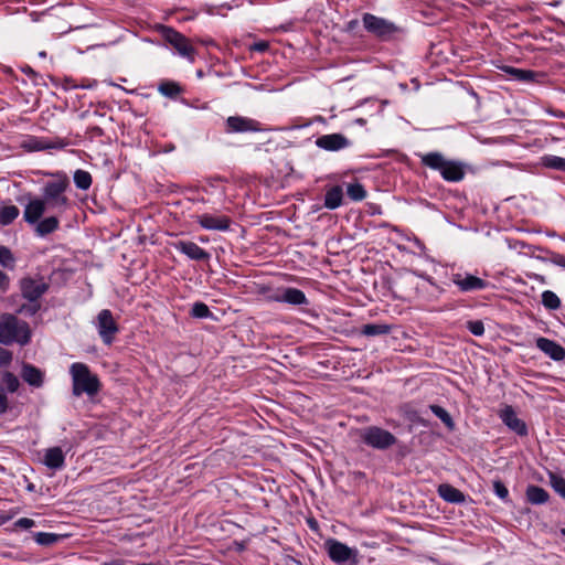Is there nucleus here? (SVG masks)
Here are the masks:
<instances>
[{
  "label": "nucleus",
  "mask_w": 565,
  "mask_h": 565,
  "mask_svg": "<svg viewBox=\"0 0 565 565\" xmlns=\"http://www.w3.org/2000/svg\"><path fill=\"white\" fill-rule=\"evenodd\" d=\"M46 210L45 202L39 199L30 201L23 212L24 221L29 224H36Z\"/></svg>",
  "instance_id": "6ab92c4d"
},
{
  "label": "nucleus",
  "mask_w": 565,
  "mask_h": 565,
  "mask_svg": "<svg viewBox=\"0 0 565 565\" xmlns=\"http://www.w3.org/2000/svg\"><path fill=\"white\" fill-rule=\"evenodd\" d=\"M547 260L556 266L565 268V255L551 252Z\"/></svg>",
  "instance_id": "37998d69"
},
{
  "label": "nucleus",
  "mask_w": 565,
  "mask_h": 565,
  "mask_svg": "<svg viewBox=\"0 0 565 565\" xmlns=\"http://www.w3.org/2000/svg\"><path fill=\"white\" fill-rule=\"evenodd\" d=\"M530 278L535 280V281H537L541 285H545L547 282L546 278L543 275H540V274H532L530 276Z\"/></svg>",
  "instance_id": "8fccbe9b"
},
{
  "label": "nucleus",
  "mask_w": 565,
  "mask_h": 565,
  "mask_svg": "<svg viewBox=\"0 0 565 565\" xmlns=\"http://www.w3.org/2000/svg\"><path fill=\"white\" fill-rule=\"evenodd\" d=\"M536 347L554 361H562L565 358V349L556 341L540 337L536 339Z\"/></svg>",
  "instance_id": "f3484780"
},
{
  "label": "nucleus",
  "mask_w": 565,
  "mask_h": 565,
  "mask_svg": "<svg viewBox=\"0 0 565 565\" xmlns=\"http://www.w3.org/2000/svg\"><path fill=\"white\" fill-rule=\"evenodd\" d=\"M310 124H305V125H300V126H291V127H286L284 128L285 130H292V129H299V128H305V127H308Z\"/></svg>",
  "instance_id": "5fc2aeb1"
},
{
  "label": "nucleus",
  "mask_w": 565,
  "mask_h": 565,
  "mask_svg": "<svg viewBox=\"0 0 565 565\" xmlns=\"http://www.w3.org/2000/svg\"><path fill=\"white\" fill-rule=\"evenodd\" d=\"M70 371L73 380V394L75 396H81L83 393L95 395L99 391V381L96 375L90 373L86 364L73 363Z\"/></svg>",
  "instance_id": "7ed1b4c3"
},
{
  "label": "nucleus",
  "mask_w": 565,
  "mask_h": 565,
  "mask_svg": "<svg viewBox=\"0 0 565 565\" xmlns=\"http://www.w3.org/2000/svg\"><path fill=\"white\" fill-rule=\"evenodd\" d=\"M74 183L81 190H87L92 184V175L84 170H76L74 173Z\"/></svg>",
  "instance_id": "473e14b6"
},
{
  "label": "nucleus",
  "mask_w": 565,
  "mask_h": 565,
  "mask_svg": "<svg viewBox=\"0 0 565 565\" xmlns=\"http://www.w3.org/2000/svg\"><path fill=\"white\" fill-rule=\"evenodd\" d=\"M362 23L370 34L382 41H390L395 34L401 32V28L394 22L372 13H364L362 15Z\"/></svg>",
  "instance_id": "20e7f679"
},
{
  "label": "nucleus",
  "mask_w": 565,
  "mask_h": 565,
  "mask_svg": "<svg viewBox=\"0 0 565 565\" xmlns=\"http://www.w3.org/2000/svg\"><path fill=\"white\" fill-rule=\"evenodd\" d=\"M41 309V305L38 301H29L28 303L22 305L17 312L25 316H34Z\"/></svg>",
  "instance_id": "f704fd0d"
},
{
  "label": "nucleus",
  "mask_w": 565,
  "mask_h": 565,
  "mask_svg": "<svg viewBox=\"0 0 565 565\" xmlns=\"http://www.w3.org/2000/svg\"><path fill=\"white\" fill-rule=\"evenodd\" d=\"M49 284L43 278L25 277L20 280L21 295L28 301H38L49 290Z\"/></svg>",
  "instance_id": "1a4fd4ad"
},
{
  "label": "nucleus",
  "mask_w": 565,
  "mask_h": 565,
  "mask_svg": "<svg viewBox=\"0 0 565 565\" xmlns=\"http://www.w3.org/2000/svg\"><path fill=\"white\" fill-rule=\"evenodd\" d=\"M438 494L450 503H462L466 500L465 494L460 490L448 483H443L438 487Z\"/></svg>",
  "instance_id": "4be33fe9"
},
{
  "label": "nucleus",
  "mask_w": 565,
  "mask_h": 565,
  "mask_svg": "<svg viewBox=\"0 0 565 565\" xmlns=\"http://www.w3.org/2000/svg\"><path fill=\"white\" fill-rule=\"evenodd\" d=\"M196 220L203 228L211 231H226L231 224V220L227 216H216L211 214L199 215Z\"/></svg>",
  "instance_id": "a211bd4d"
},
{
  "label": "nucleus",
  "mask_w": 565,
  "mask_h": 565,
  "mask_svg": "<svg viewBox=\"0 0 565 565\" xmlns=\"http://www.w3.org/2000/svg\"><path fill=\"white\" fill-rule=\"evenodd\" d=\"M392 330V327L390 324L384 323H369L364 324L361 329V333L366 337H375V335H382L387 334Z\"/></svg>",
  "instance_id": "bb28decb"
},
{
  "label": "nucleus",
  "mask_w": 565,
  "mask_h": 565,
  "mask_svg": "<svg viewBox=\"0 0 565 565\" xmlns=\"http://www.w3.org/2000/svg\"><path fill=\"white\" fill-rule=\"evenodd\" d=\"M268 49V44L266 42H259L255 44V50L259 52H264Z\"/></svg>",
  "instance_id": "3c124183"
},
{
  "label": "nucleus",
  "mask_w": 565,
  "mask_h": 565,
  "mask_svg": "<svg viewBox=\"0 0 565 565\" xmlns=\"http://www.w3.org/2000/svg\"><path fill=\"white\" fill-rule=\"evenodd\" d=\"M3 381L7 384V388L9 392L14 393L19 388L20 383L14 374L7 372L4 374Z\"/></svg>",
  "instance_id": "58836bf2"
},
{
  "label": "nucleus",
  "mask_w": 565,
  "mask_h": 565,
  "mask_svg": "<svg viewBox=\"0 0 565 565\" xmlns=\"http://www.w3.org/2000/svg\"><path fill=\"white\" fill-rule=\"evenodd\" d=\"M551 484L553 489L565 499V479L556 476L554 473L551 475Z\"/></svg>",
  "instance_id": "4c0bfd02"
},
{
  "label": "nucleus",
  "mask_w": 565,
  "mask_h": 565,
  "mask_svg": "<svg viewBox=\"0 0 565 565\" xmlns=\"http://www.w3.org/2000/svg\"><path fill=\"white\" fill-rule=\"evenodd\" d=\"M317 145L324 148L326 150H329V151H338L347 143H317Z\"/></svg>",
  "instance_id": "09e8293b"
},
{
  "label": "nucleus",
  "mask_w": 565,
  "mask_h": 565,
  "mask_svg": "<svg viewBox=\"0 0 565 565\" xmlns=\"http://www.w3.org/2000/svg\"><path fill=\"white\" fill-rule=\"evenodd\" d=\"M422 163L430 169L438 170L441 177L449 182H458L463 179V166L457 161H449L439 152H429L422 156Z\"/></svg>",
  "instance_id": "f03ea898"
},
{
  "label": "nucleus",
  "mask_w": 565,
  "mask_h": 565,
  "mask_svg": "<svg viewBox=\"0 0 565 565\" xmlns=\"http://www.w3.org/2000/svg\"><path fill=\"white\" fill-rule=\"evenodd\" d=\"M274 300L294 306L308 305V299L303 291L297 288L288 287L280 290Z\"/></svg>",
  "instance_id": "dca6fc26"
},
{
  "label": "nucleus",
  "mask_w": 565,
  "mask_h": 565,
  "mask_svg": "<svg viewBox=\"0 0 565 565\" xmlns=\"http://www.w3.org/2000/svg\"><path fill=\"white\" fill-rule=\"evenodd\" d=\"M102 134H103V130L99 127H94L93 130H92L90 138L100 137Z\"/></svg>",
  "instance_id": "603ef678"
},
{
  "label": "nucleus",
  "mask_w": 565,
  "mask_h": 565,
  "mask_svg": "<svg viewBox=\"0 0 565 565\" xmlns=\"http://www.w3.org/2000/svg\"><path fill=\"white\" fill-rule=\"evenodd\" d=\"M493 490L494 493L502 500H507L509 495V490L504 486V483L500 480L493 481Z\"/></svg>",
  "instance_id": "79ce46f5"
},
{
  "label": "nucleus",
  "mask_w": 565,
  "mask_h": 565,
  "mask_svg": "<svg viewBox=\"0 0 565 565\" xmlns=\"http://www.w3.org/2000/svg\"><path fill=\"white\" fill-rule=\"evenodd\" d=\"M43 463L53 470L63 468L65 456L60 447H52L45 450Z\"/></svg>",
  "instance_id": "aec40b11"
},
{
  "label": "nucleus",
  "mask_w": 565,
  "mask_h": 565,
  "mask_svg": "<svg viewBox=\"0 0 565 565\" xmlns=\"http://www.w3.org/2000/svg\"><path fill=\"white\" fill-rule=\"evenodd\" d=\"M502 70L513 79L523 83H543L546 78V74L543 72L516 68L513 66H504Z\"/></svg>",
  "instance_id": "ddd939ff"
},
{
  "label": "nucleus",
  "mask_w": 565,
  "mask_h": 565,
  "mask_svg": "<svg viewBox=\"0 0 565 565\" xmlns=\"http://www.w3.org/2000/svg\"><path fill=\"white\" fill-rule=\"evenodd\" d=\"M548 493L541 487L529 486L526 489V499L532 504H543L548 500Z\"/></svg>",
  "instance_id": "a878e982"
},
{
  "label": "nucleus",
  "mask_w": 565,
  "mask_h": 565,
  "mask_svg": "<svg viewBox=\"0 0 565 565\" xmlns=\"http://www.w3.org/2000/svg\"><path fill=\"white\" fill-rule=\"evenodd\" d=\"M561 533L565 536V529H562Z\"/></svg>",
  "instance_id": "e2e57ef3"
},
{
  "label": "nucleus",
  "mask_w": 565,
  "mask_h": 565,
  "mask_svg": "<svg viewBox=\"0 0 565 565\" xmlns=\"http://www.w3.org/2000/svg\"><path fill=\"white\" fill-rule=\"evenodd\" d=\"M31 332L29 324L24 321H19L13 315H3L0 318V343L9 345L18 342L22 345L29 343Z\"/></svg>",
  "instance_id": "f257e3e1"
},
{
  "label": "nucleus",
  "mask_w": 565,
  "mask_h": 565,
  "mask_svg": "<svg viewBox=\"0 0 565 565\" xmlns=\"http://www.w3.org/2000/svg\"><path fill=\"white\" fill-rule=\"evenodd\" d=\"M34 524H35V522L29 518H21L15 522V526L25 529V530L31 529L32 526H34Z\"/></svg>",
  "instance_id": "49530a36"
},
{
  "label": "nucleus",
  "mask_w": 565,
  "mask_h": 565,
  "mask_svg": "<svg viewBox=\"0 0 565 565\" xmlns=\"http://www.w3.org/2000/svg\"><path fill=\"white\" fill-rule=\"evenodd\" d=\"M348 196L353 201H362L366 198V191L361 183H350L347 188Z\"/></svg>",
  "instance_id": "2f4dec72"
},
{
  "label": "nucleus",
  "mask_w": 565,
  "mask_h": 565,
  "mask_svg": "<svg viewBox=\"0 0 565 565\" xmlns=\"http://www.w3.org/2000/svg\"><path fill=\"white\" fill-rule=\"evenodd\" d=\"M467 329L477 337H480L484 333V326L481 320H473L467 322Z\"/></svg>",
  "instance_id": "ea45409f"
},
{
  "label": "nucleus",
  "mask_w": 565,
  "mask_h": 565,
  "mask_svg": "<svg viewBox=\"0 0 565 565\" xmlns=\"http://www.w3.org/2000/svg\"><path fill=\"white\" fill-rule=\"evenodd\" d=\"M191 316L194 318H207L211 316L209 307L203 302H195L191 309Z\"/></svg>",
  "instance_id": "c9c22d12"
},
{
  "label": "nucleus",
  "mask_w": 565,
  "mask_h": 565,
  "mask_svg": "<svg viewBox=\"0 0 565 565\" xmlns=\"http://www.w3.org/2000/svg\"><path fill=\"white\" fill-rule=\"evenodd\" d=\"M355 122H356V124H359V125H364V124L366 122V120H365V119H363V118H358V119L355 120Z\"/></svg>",
  "instance_id": "4d7b16f0"
},
{
  "label": "nucleus",
  "mask_w": 565,
  "mask_h": 565,
  "mask_svg": "<svg viewBox=\"0 0 565 565\" xmlns=\"http://www.w3.org/2000/svg\"><path fill=\"white\" fill-rule=\"evenodd\" d=\"M21 377L31 386L41 387L43 385V373L34 365L24 364L22 367Z\"/></svg>",
  "instance_id": "412c9836"
},
{
  "label": "nucleus",
  "mask_w": 565,
  "mask_h": 565,
  "mask_svg": "<svg viewBox=\"0 0 565 565\" xmlns=\"http://www.w3.org/2000/svg\"><path fill=\"white\" fill-rule=\"evenodd\" d=\"M11 361L9 351L0 348V366L8 364Z\"/></svg>",
  "instance_id": "de8ad7c7"
},
{
  "label": "nucleus",
  "mask_w": 565,
  "mask_h": 565,
  "mask_svg": "<svg viewBox=\"0 0 565 565\" xmlns=\"http://www.w3.org/2000/svg\"><path fill=\"white\" fill-rule=\"evenodd\" d=\"M158 92L168 98L174 99L183 93V88L174 81L163 79L158 85Z\"/></svg>",
  "instance_id": "5701e85b"
},
{
  "label": "nucleus",
  "mask_w": 565,
  "mask_h": 565,
  "mask_svg": "<svg viewBox=\"0 0 565 565\" xmlns=\"http://www.w3.org/2000/svg\"><path fill=\"white\" fill-rule=\"evenodd\" d=\"M66 182L52 181L47 182L43 189V200L50 209H61L67 204V198L64 195Z\"/></svg>",
  "instance_id": "6e6552de"
},
{
  "label": "nucleus",
  "mask_w": 565,
  "mask_h": 565,
  "mask_svg": "<svg viewBox=\"0 0 565 565\" xmlns=\"http://www.w3.org/2000/svg\"><path fill=\"white\" fill-rule=\"evenodd\" d=\"M361 440L375 449L385 450L396 443V437L377 426H369L360 431Z\"/></svg>",
  "instance_id": "423d86ee"
},
{
  "label": "nucleus",
  "mask_w": 565,
  "mask_h": 565,
  "mask_svg": "<svg viewBox=\"0 0 565 565\" xmlns=\"http://www.w3.org/2000/svg\"><path fill=\"white\" fill-rule=\"evenodd\" d=\"M56 145L64 146L65 143H22V148L26 152H36L54 148Z\"/></svg>",
  "instance_id": "e433bc0d"
},
{
  "label": "nucleus",
  "mask_w": 565,
  "mask_h": 565,
  "mask_svg": "<svg viewBox=\"0 0 565 565\" xmlns=\"http://www.w3.org/2000/svg\"><path fill=\"white\" fill-rule=\"evenodd\" d=\"M29 491H33L34 490V484L33 483H30L26 488Z\"/></svg>",
  "instance_id": "bf43d9fd"
},
{
  "label": "nucleus",
  "mask_w": 565,
  "mask_h": 565,
  "mask_svg": "<svg viewBox=\"0 0 565 565\" xmlns=\"http://www.w3.org/2000/svg\"><path fill=\"white\" fill-rule=\"evenodd\" d=\"M58 224H60V222H58L57 217H55V216L46 217L36 223L35 233L42 237L46 236V235L53 233L54 231H56L58 228Z\"/></svg>",
  "instance_id": "393cba45"
},
{
  "label": "nucleus",
  "mask_w": 565,
  "mask_h": 565,
  "mask_svg": "<svg viewBox=\"0 0 565 565\" xmlns=\"http://www.w3.org/2000/svg\"><path fill=\"white\" fill-rule=\"evenodd\" d=\"M173 247L180 253L184 254L192 260H207L210 258V254L201 248L198 244L191 241H178L174 242Z\"/></svg>",
  "instance_id": "2eb2a0df"
},
{
  "label": "nucleus",
  "mask_w": 565,
  "mask_h": 565,
  "mask_svg": "<svg viewBox=\"0 0 565 565\" xmlns=\"http://www.w3.org/2000/svg\"><path fill=\"white\" fill-rule=\"evenodd\" d=\"M329 557L338 564L345 563L350 558L356 555V552L350 548L348 545L337 541L328 540L326 542Z\"/></svg>",
  "instance_id": "f8f14e48"
},
{
  "label": "nucleus",
  "mask_w": 565,
  "mask_h": 565,
  "mask_svg": "<svg viewBox=\"0 0 565 565\" xmlns=\"http://www.w3.org/2000/svg\"><path fill=\"white\" fill-rule=\"evenodd\" d=\"M64 537H65V535H63V534L46 533V532H38L34 534V541L39 545H43V546L53 545V544L57 543L58 541L63 540Z\"/></svg>",
  "instance_id": "c85d7f7f"
},
{
  "label": "nucleus",
  "mask_w": 565,
  "mask_h": 565,
  "mask_svg": "<svg viewBox=\"0 0 565 565\" xmlns=\"http://www.w3.org/2000/svg\"><path fill=\"white\" fill-rule=\"evenodd\" d=\"M173 148H174L173 146L164 147L162 149L157 150L156 152H170L173 150Z\"/></svg>",
  "instance_id": "6e6d98bb"
},
{
  "label": "nucleus",
  "mask_w": 565,
  "mask_h": 565,
  "mask_svg": "<svg viewBox=\"0 0 565 565\" xmlns=\"http://www.w3.org/2000/svg\"><path fill=\"white\" fill-rule=\"evenodd\" d=\"M19 209L15 205L0 206V224H11L19 216Z\"/></svg>",
  "instance_id": "cd10ccee"
},
{
  "label": "nucleus",
  "mask_w": 565,
  "mask_h": 565,
  "mask_svg": "<svg viewBox=\"0 0 565 565\" xmlns=\"http://www.w3.org/2000/svg\"><path fill=\"white\" fill-rule=\"evenodd\" d=\"M542 164L548 169L565 171V159L557 156H544Z\"/></svg>",
  "instance_id": "72a5a7b5"
},
{
  "label": "nucleus",
  "mask_w": 565,
  "mask_h": 565,
  "mask_svg": "<svg viewBox=\"0 0 565 565\" xmlns=\"http://www.w3.org/2000/svg\"><path fill=\"white\" fill-rule=\"evenodd\" d=\"M9 404L3 387L0 385V415L8 412Z\"/></svg>",
  "instance_id": "a18cd8bd"
},
{
  "label": "nucleus",
  "mask_w": 565,
  "mask_h": 565,
  "mask_svg": "<svg viewBox=\"0 0 565 565\" xmlns=\"http://www.w3.org/2000/svg\"><path fill=\"white\" fill-rule=\"evenodd\" d=\"M8 519L7 518H0V524L4 523Z\"/></svg>",
  "instance_id": "052dcab7"
},
{
  "label": "nucleus",
  "mask_w": 565,
  "mask_h": 565,
  "mask_svg": "<svg viewBox=\"0 0 565 565\" xmlns=\"http://www.w3.org/2000/svg\"><path fill=\"white\" fill-rule=\"evenodd\" d=\"M14 258L10 249L6 246H0V264L4 267L13 263Z\"/></svg>",
  "instance_id": "a19ab883"
},
{
  "label": "nucleus",
  "mask_w": 565,
  "mask_h": 565,
  "mask_svg": "<svg viewBox=\"0 0 565 565\" xmlns=\"http://www.w3.org/2000/svg\"><path fill=\"white\" fill-rule=\"evenodd\" d=\"M7 281V276L3 271L0 270V288L4 287Z\"/></svg>",
  "instance_id": "864d4df0"
},
{
  "label": "nucleus",
  "mask_w": 565,
  "mask_h": 565,
  "mask_svg": "<svg viewBox=\"0 0 565 565\" xmlns=\"http://www.w3.org/2000/svg\"><path fill=\"white\" fill-rule=\"evenodd\" d=\"M355 24H358V21H356V20L350 21V22H349V28H350V29H353Z\"/></svg>",
  "instance_id": "13d9d810"
},
{
  "label": "nucleus",
  "mask_w": 565,
  "mask_h": 565,
  "mask_svg": "<svg viewBox=\"0 0 565 565\" xmlns=\"http://www.w3.org/2000/svg\"><path fill=\"white\" fill-rule=\"evenodd\" d=\"M343 191L339 185L332 186L326 192L324 206L329 210L338 209L342 204Z\"/></svg>",
  "instance_id": "b1692460"
},
{
  "label": "nucleus",
  "mask_w": 565,
  "mask_h": 565,
  "mask_svg": "<svg viewBox=\"0 0 565 565\" xmlns=\"http://www.w3.org/2000/svg\"><path fill=\"white\" fill-rule=\"evenodd\" d=\"M542 303L550 310H557L561 307V299L555 292L545 290L542 294Z\"/></svg>",
  "instance_id": "7c9ffc66"
},
{
  "label": "nucleus",
  "mask_w": 565,
  "mask_h": 565,
  "mask_svg": "<svg viewBox=\"0 0 565 565\" xmlns=\"http://www.w3.org/2000/svg\"><path fill=\"white\" fill-rule=\"evenodd\" d=\"M451 281L463 292L482 290L488 282L468 273H456L451 275Z\"/></svg>",
  "instance_id": "9d476101"
},
{
  "label": "nucleus",
  "mask_w": 565,
  "mask_h": 565,
  "mask_svg": "<svg viewBox=\"0 0 565 565\" xmlns=\"http://www.w3.org/2000/svg\"><path fill=\"white\" fill-rule=\"evenodd\" d=\"M500 418L511 430L519 436L527 435V427L524 420L516 416L512 406L508 405L500 412Z\"/></svg>",
  "instance_id": "4468645a"
},
{
  "label": "nucleus",
  "mask_w": 565,
  "mask_h": 565,
  "mask_svg": "<svg viewBox=\"0 0 565 565\" xmlns=\"http://www.w3.org/2000/svg\"><path fill=\"white\" fill-rule=\"evenodd\" d=\"M225 130L227 132H248V131H260L263 130L259 121L243 117V116H230L226 119Z\"/></svg>",
  "instance_id": "9b49d317"
},
{
  "label": "nucleus",
  "mask_w": 565,
  "mask_h": 565,
  "mask_svg": "<svg viewBox=\"0 0 565 565\" xmlns=\"http://www.w3.org/2000/svg\"><path fill=\"white\" fill-rule=\"evenodd\" d=\"M429 408L434 415L437 416L446 425L448 429L452 430L455 428L452 417L444 407L439 405H430Z\"/></svg>",
  "instance_id": "c756f323"
},
{
  "label": "nucleus",
  "mask_w": 565,
  "mask_h": 565,
  "mask_svg": "<svg viewBox=\"0 0 565 565\" xmlns=\"http://www.w3.org/2000/svg\"><path fill=\"white\" fill-rule=\"evenodd\" d=\"M96 328L99 337L106 345H110L114 342L115 335L119 331V327L114 319L111 311L108 309H103L97 315Z\"/></svg>",
  "instance_id": "0eeeda50"
},
{
  "label": "nucleus",
  "mask_w": 565,
  "mask_h": 565,
  "mask_svg": "<svg viewBox=\"0 0 565 565\" xmlns=\"http://www.w3.org/2000/svg\"><path fill=\"white\" fill-rule=\"evenodd\" d=\"M316 141H348L345 137H343L340 134H331V135H323L321 137H318Z\"/></svg>",
  "instance_id": "c03bdc74"
},
{
  "label": "nucleus",
  "mask_w": 565,
  "mask_h": 565,
  "mask_svg": "<svg viewBox=\"0 0 565 565\" xmlns=\"http://www.w3.org/2000/svg\"><path fill=\"white\" fill-rule=\"evenodd\" d=\"M160 33L162 39L169 43L181 57L186 58L191 63L195 61L196 50L182 33L167 25L160 26Z\"/></svg>",
  "instance_id": "39448f33"
},
{
  "label": "nucleus",
  "mask_w": 565,
  "mask_h": 565,
  "mask_svg": "<svg viewBox=\"0 0 565 565\" xmlns=\"http://www.w3.org/2000/svg\"><path fill=\"white\" fill-rule=\"evenodd\" d=\"M198 76H199V77H202V76H203L202 71H198Z\"/></svg>",
  "instance_id": "680f3d73"
}]
</instances>
